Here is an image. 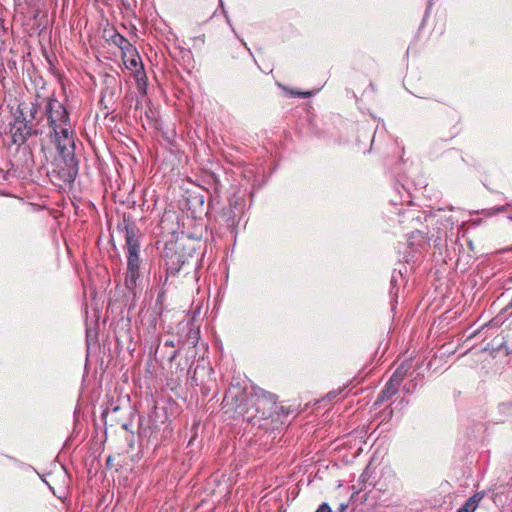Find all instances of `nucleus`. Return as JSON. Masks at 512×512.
Listing matches in <instances>:
<instances>
[{
  "label": "nucleus",
  "mask_w": 512,
  "mask_h": 512,
  "mask_svg": "<svg viewBox=\"0 0 512 512\" xmlns=\"http://www.w3.org/2000/svg\"><path fill=\"white\" fill-rule=\"evenodd\" d=\"M45 116L49 135L53 137L59 156L69 168V176L76 175L74 132L69 114L64 105L56 98L50 97L45 105Z\"/></svg>",
  "instance_id": "nucleus-1"
},
{
  "label": "nucleus",
  "mask_w": 512,
  "mask_h": 512,
  "mask_svg": "<svg viewBox=\"0 0 512 512\" xmlns=\"http://www.w3.org/2000/svg\"><path fill=\"white\" fill-rule=\"evenodd\" d=\"M125 240L128 253L125 284L129 290H132L136 286L140 276V244L137 237V230L134 226L125 225Z\"/></svg>",
  "instance_id": "nucleus-2"
},
{
  "label": "nucleus",
  "mask_w": 512,
  "mask_h": 512,
  "mask_svg": "<svg viewBox=\"0 0 512 512\" xmlns=\"http://www.w3.org/2000/svg\"><path fill=\"white\" fill-rule=\"evenodd\" d=\"M25 105L19 104L15 113L14 119L9 123V135L11 142L16 145H21L26 142L32 133H38L39 130H34L32 124L26 119L24 115ZM43 131L40 130V133Z\"/></svg>",
  "instance_id": "nucleus-3"
},
{
  "label": "nucleus",
  "mask_w": 512,
  "mask_h": 512,
  "mask_svg": "<svg viewBox=\"0 0 512 512\" xmlns=\"http://www.w3.org/2000/svg\"><path fill=\"white\" fill-rule=\"evenodd\" d=\"M253 403L255 410L260 414L261 418H269L276 412L277 403L276 396L270 392H267L261 388H255L253 394Z\"/></svg>",
  "instance_id": "nucleus-4"
},
{
  "label": "nucleus",
  "mask_w": 512,
  "mask_h": 512,
  "mask_svg": "<svg viewBox=\"0 0 512 512\" xmlns=\"http://www.w3.org/2000/svg\"><path fill=\"white\" fill-rule=\"evenodd\" d=\"M130 59H126L127 56L122 55L123 63L125 67L129 70L135 69L134 77L137 82L138 90L145 95L146 94V86H147V78L141 63L140 57L138 55L137 50L135 49V54L130 55Z\"/></svg>",
  "instance_id": "nucleus-5"
},
{
  "label": "nucleus",
  "mask_w": 512,
  "mask_h": 512,
  "mask_svg": "<svg viewBox=\"0 0 512 512\" xmlns=\"http://www.w3.org/2000/svg\"><path fill=\"white\" fill-rule=\"evenodd\" d=\"M400 385L401 384L394 382V380L390 378L389 381L385 384L383 390L378 395L376 403L389 400L393 395L397 393Z\"/></svg>",
  "instance_id": "nucleus-6"
},
{
  "label": "nucleus",
  "mask_w": 512,
  "mask_h": 512,
  "mask_svg": "<svg viewBox=\"0 0 512 512\" xmlns=\"http://www.w3.org/2000/svg\"><path fill=\"white\" fill-rule=\"evenodd\" d=\"M114 42L121 49L122 55L128 56L135 54L136 48L123 36L117 35L114 39Z\"/></svg>",
  "instance_id": "nucleus-7"
},
{
  "label": "nucleus",
  "mask_w": 512,
  "mask_h": 512,
  "mask_svg": "<svg viewBox=\"0 0 512 512\" xmlns=\"http://www.w3.org/2000/svg\"><path fill=\"white\" fill-rule=\"evenodd\" d=\"M483 495L480 493L474 494L470 497L465 504L458 509L457 512H474L478 507L479 502L482 500Z\"/></svg>",
  "instance_id": "nucleus-8"
},
{
  "label": "nucleus",
  "mask_w": 512,
  "mask_h": 512,
  "mask_svg": "<svg viewBox=\"0 0 512 512\" xmlns=\"http://www.w3.org/2000/svg\"><path fill=\"white\" fill-rule=\"evenodd\" d=\"M411 368L410 362H403L392 374L391 378L394 382L402 383L403 379L407 375L409 369Z\"/></svg>",
  "instance_id": "nucleus-9"
},
{
  "label": "nucleus",
  "mask_w": 512,
  "mask_h": 512,
  "mask_svg": "<svg viewBox=\"0 0 512 512\" xmlns=\"http://www.w3.org/2000/svg\"><path fill=\"white\" fill-rule=\"evenodd\" d=\"M290 95L295 97H301V98H309L313 95V92L306 91V92H300V91H289Z\"/></svg>",
  "instance_id": "nucleus-10"
},
{
  "label": "nucleus",
  "mask_w": 512,
  "mask_h": 512,
  "mask_svg": "<svg viewBox=\"0 0 512 512\" xmlns=\"http://www.w3.org/2000/svg\"><path fill=\"white\" fill-rule=\"evenodd\" d=\"M315 512H332L330 506L327 503L321 504Z\"/></svg>",
  "instance_id": "nucleus-11"
},
{
  "label": "nucleus",
  "mask_w": 512,
  "mask_h": 512,
  "mask_svg": "<svg viewBox=\"0 0 512 512\" xmlns=\"http://www.w3.org/2000/svg\"><path fill=\"white\" fill-rule=\"evenodd\" d=\"M37 111H38V106L36 104H32V106L30 108V114H31L32 119L36 118Z\"/></svg>",
  "instance_id": "nucleus-12"
},
{
  "label": "nucleus",
  "mask_w": 512,
  "mask_h": 512,
  "mask_svg": "<svg viewBox=\"0 0 512 512\" xmlns=\"http://www.w3.org/2000/svg\"><path fill=\"white\" fill-rule=\"evenodd\" d=\"M504 209H505V207L492 208V209H490L491 212L487 213V215L497 214V213L503 211Z\"/></svg>",
  "instance_id": "nucleus-13"
},
{
  "label": "nucleus",
  "mask_w": 512,
  "mask_h": 512,
  "mask_svg": "<svg viewBox=\"0 0 512 512\" xmlns=\"http://www.w3.org/2000/svg\"><path fill=\"white\" fill-rule=\"evenodd\" d=\"M166 345L174 346V344H173V342H172V341H168V342H166Z\"/></svg>",
  "instance_id": "nucleus-14"
},
{
  "label": "nucleus",
  "mask_w": 512,
  "mask_h": 512,
  "mask_svg": "<svg viewBox=\"0 0 512 512\" xmlns=\"http://www.w3.org/2000/svg\"><path fill=\"white\" fill-rule=\"evenodd\" d=\"M395 281H396V280H395V277H394V276H392V278H391V284H394V283H395Z\"/></svg>",
  "instance_id": "nucleus-15"
}]
</instances>
